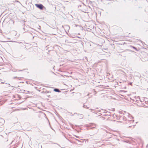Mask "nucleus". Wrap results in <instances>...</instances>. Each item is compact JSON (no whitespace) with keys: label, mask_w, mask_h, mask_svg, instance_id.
Returning a JSON list of instances; mask_svg holds the SVG:
<instances>
[{"label":"nucleus","mask_w":148,"mask_h":148,"mask_svg":"<svg viewBox=\"0 0 148 148\" xmlns=\"http://www.w3.org/2000/svg\"><path fill=\"white\" fill-rule=\"evenodd\" d=\"M133 48H134V49H136L135 47H133Z\"/></svg>","instance_id":"20e7f679"},{"label":"nucleus","mask_w":148,"mask_h":148,"mask_svg":"<svg viewBox=\"0 0 148 148\" xmlns=\"http://www.w3.org/2000/svg\"><path fill=\"white\" fill-rule=\"evenodd\" d=\"M35 5L37 6V4H36Z\"/></svg>","instance_id":"423d86ee"},{"label":"nucleus","mask_w":148,"mask_h":148,"mask_svg":"<svg viewBox=\"0 0 148 148\" xmlns=\"http://www.w3.org/2000/svg\"><path fill=\"white\" fill-rule=\"evenodd\" d=\"M132 83H131L130 84L131 85H132Z\"/></svg>","instance_id":"39448f33"},{"label":"nucleus","mask_w":148,"mask_h":148,"mask_svg":"<svg viewBox=\"0 0 148 148\" xmlns=\"http://www.w3.org/2000/svg\"><path fill=\"white\" fill-rule=\"evenodd\" d=\"M86 106H86V105H85V104L84 105V108H88V107H86Z\"/></svg>","instance_id":"7ed1b4c3"},{"label":"nucleus","mask_w":148,"mask_h":148,"mask_svg":"<svg viewBox=\"0 0 148 148\" xmlns=\"http://www.w3.org/2000/svg\"><path fill=\"white\" fill-rule=\"evenodd\" d=\"M54 91L55 92H60V90L57 89H55L54 90Z\"/></svg>","instance_id":"f03ea898"},{"label":"nucleus","mask_w":148,"mask_h":148,"mask_svg":"<svg viewBox=\"0 0 148 148\" xmlns=\"http://www.w3.org/2000/svg\"><path fill=\"white\" fill-rule=\"evenodd\" d=\"M38 8H39L40 10H43L44 8L45 9V8L41 4H38Z\"/></svg>","instance_id":"f257e3e1"}]
</instances>
